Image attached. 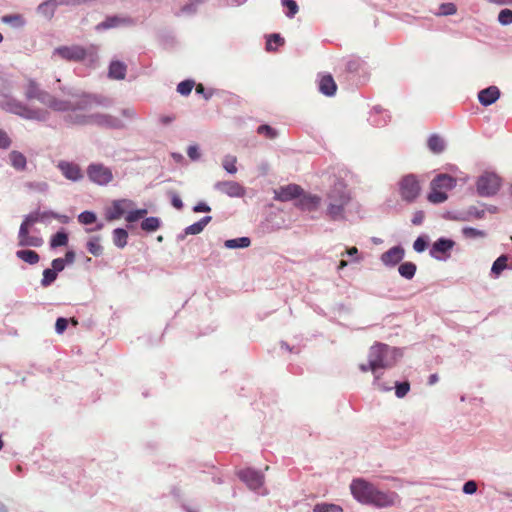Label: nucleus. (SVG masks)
<instances>
[{
	"label": "nucleus",
	"mask_w": 512,
	"mask_h": 512,
	"mask_svg": "<svg viewBox=\"0 0 512 512\" xmlns=\"http://www.w3.org/2000/svg\"><path fill=\"white\" fill-rule=\"evenodd\" d=\"M57 167L68 180L78 181L83 177L81 168L78 164L67 161H60Z\"/></svg>",
	"instance_id": "nucleus-15"
},
{
	"label": "nucleus",
	"mask_w": 512,
	"mask_h": 512,
	"mask_svg": "<svg viewBox=\"0 0 512 512\" xmlns=\"http://www.w3.org/2000/svg\"><path fill=\"white\" fill-rule=\"evenodd\" d=\"M146 214H147L146 209H138V210L131 211L127 214L126 221L130 222V223L136 222L139 219L143 218Z\"/></svg>",
	"instance_id": "nucleus-47"
},
{
	"label": "nucleus",
	"mask_w": 512,
	"mask_h": 512,
	"mask_svg": "<svg viewBox=\"0 0 512 512\" xmlns=\"http://www.w3.org/2000/svg\"><path fill=\"white\" fill-rule=\"evenodd\" d=\"M89 54V50L80 45L60 46L56 48L53 55L67 61H81Z\"/></svg>",
	"instance_id": "nucleus-11"
},
{
	"label": "nucleus",
	"mask_w": 512,
	"mask_h": 512,
	"mask_svg": "<svg viewBox=\"0 0 512 512\" xmlns=\"http://www.w3.org/2000/svg\"><path fill=\"white\" fill-rule=\"evenodd\" d=\"M424 218H425V214L423 211L419 210V211H416L414 214H413V217H412V224L413 225H421L424 221Z\"/></svg>",
	"instance_id": "nucleus-54"
},
{
	"label": "nucleus",
	"mask_w": 512,
	"mask_h": 512,
	"mask_svg": "<svg viewBox=\"0 0 512 512\" xmlns=\"http://www.w3.org/2000/svg\"><path fill=\"white\" fill-rule=\"evenodd\" d=\"M67 243H68V235L63 231H60V232H57L55 235H53V237L51 238V241H50V246L52 248H56L59 246H65V245H67Z\"/></svg>",
	"instance_id": "nucleus-33"
},
{
	"label": "nucleus",
	"mask_w": 512,
	"mask_h": 512,
	"mask_svg": "<svg viewBox=\"0 0 512 512\" xmlns=\"http://www.w3.org/2000/svg\"><path fill=\"white\" fill-rule=\"evenodd\" d=\"M282 4L288 8V17H293L298 12V5L294 0H282Z\"/></svg>",
	"instance_id": "nucleus-49"
},
{
	"label": "nucleus",
	"mask_w": 512,
	"mask_h": 512,
	"mask_svg": "<svg viewBox=\"0 0 512 512\" xmlns=\"http://www.w3.org/2000/svg\"><path fill=\"white\" fill-rule=\"evenodd\" d=\"M86 173L91 182L100 186L108 185L113 180L111 169L101 163L90 164Z\"/></svg>",
	"instance_id": "nucleus-10"
},
{
	"label": "nucleus",
	"mask_w": 512,
	"mask_h": 512,
	"mask_svg": "<svg viewBox=\"0 0 512 512\" xmlns=\"http://www.w3.org/2000/svg\"><path fill=\"white\" fill-rule=\"evenodd\" d=\"M160 227V221L157 217H148L141 223V228L147 232L156 231Z\"/></svg>",
	"instance_id": "nucleus-32"
},
{
	"label": "nucleus",
	"mask_w": 512,
	"mask_h": 512,
	"mask_svg": "<svg viewBox=\"0 0 512 512\" xmlns=\"http://www.w3.org/2000/svg\"><path fill=\"white\" fill-rule=\"evenodd\" d=\"M196 92L199 93V94L204 93V86L202 84H198L196 86Z\"/></svg>",
	"instance_id": "nucleus-64"
},
{
	"label": "nucleus",
	"mask_w": 512,
	"mask_h": 512,
	"mask_svg": "<svg viewBox=\"0 0 512 512\" xmlns=\"http://www.w3.org/2000/svg\"><path fill=\"white\" fill-rule=\"evenodd\" d=\"M508 257L506 255H501L498 257L491 268L492 274L496 277L499 276L507 267Z\"/></svg>",
	"instance_id": "nucleus-31"
},
{
	"label": "nucleus",
	"mask_w": 512,
	"mask_h": 512,
	"mask_svg": "<svg viewBox=\"0 0 512 512\" xmlns=\"http://www.w3.org/2000/svg\"><path fill=\"white\" fill-rule=\"evenodd\" d=\"M171 203L178 210L183 208V202H182L181 198L176 193H172Z\"/></svg>",
	"instance_id": "nucleus-57"
},
{
	"label": "nucleus",
	"mask_w": 512,
	"mask_h": 512,
	"mask_svg": "<svg viewBox=\"0 0 512 512\" xmlns=\"http://www.w3.org/2000/svg\"><path fill=\"white\" fill-rule=\"evenodd\" d=\"M359 369H360L362 372H364V373H366V372H368V371H371V370H370V360L368 359V363H367V364H364V363L360 364V365H359Z\"/></svg>",
	"instance_id": "nucleus-63"
},
{
	"label": "nucleus",
	"mask_w": 512,
	"mask_h": 512,
	"mask_svg": "<svg viewBox=\"0 0 512 512\" xmlns=\"http://www.w3.org/2000/svg\"><path fill=\"white\" fill-rule=\"evenodd\" d=\"M456 185V179L448 174H438L430 184L431 191L427 196L429 202L439 204L447 200L446 191Z\"/></svg>",
	"instance_id": "nucleus-5"
},
{
	"label": "nucleus",
	"mask_w": 512,
	"mask_h": 512,
	"mask_svg": "<svg viewBox=\"0 0 512 512\" xmlns=\"http://www.w3.org/2000/svg\"><path fill=\"white\" fill-rule=\"evenodd\" d=\"M63 259L65 260V264L66 263L71 264L75 260V253L73 251H67L65 254V258H63Z\"/></svg>",
	"instance_id": "nucleus-59"
},
{
	"label": "nucleus",
	"mask_w": 512,
	"mask_h": 512,
	"mask_svg": "<svg viewBox=\"0 0 512 512\" xmlns=\"http://www.w3.org/2000/svg\"><path fill=\"white\" fill-rule=\"evenodd\" d=\"M237 158L233 155H227L223 159V168L230 174H235L237 172Z\"/></svg>",
	"instance_id": "nucleus-35"
},
{
	"label": "nucleus",
	"mask_w": 512,
	"mask_h": 512,
	"mask_svg": "<svg viewBox=\"0 0 512 512\" xmlns=\"http://www.w3.org/2000/svg\"><path fill=\"white\" fill-rule=\"evenodd\" d=\"M321 198L317 195H303L300 196L296 206L301 210L315 211L318 209Z\"/></svg>",
	"instance_id": "nucleus-19"
},
{
	"label": "nucleus",
	"mask_w": 512,
	"mask_h": 512,
	"mask_svg": "<svg viewBox=\"0 0 512 512\" xmlns=\"http://www.w3.org/2000/svg\"><path fill=\"white\" fill-rule=\"evenodd\" d=\"M16 256L17 258H19L20 260L30 264V265H35L39 262L40 260V256L37 252L33 251V250H18L16 252Z\"/></svg>",
	"instance_id": "nucleus-23"
},
{
	"label": "nucleus",
	"mask_w": 512,
	"mask_h": 512,
	"mask_svg": "<svg viewBox=\"0 0 512 512\" xmlns=\"http://www.w3.org/2000/svg\"><path fill=\"white\" fill-rule=\"evenodd\" d=\"M477 490V484L475 481H467L463 486V492L466 494H473Z\"/></svg>",
	"instance_id": "nucleus-55"
},
{
	"label": "nucleus",
	"mask_w": 512,
	"mask_h": 512,
	"mask_svg": "<svg viewBox=\"0 0 512 512\" xmlns=\"http://www.w3.org/2000/svg\"><path fill=\"white\" fill-rule=\"evenodd\" d=\"M393 350L383 343H375L370 347L368 359L370 360V370L375 375V384L379 385V376L377 375L378 369H384L390 367L392 364L388 361V355Z\"/></svg>",
	"instance_id": "nucleus-6"
},
{
	"label": "nucleus",
	"mask_w": 512,
	"mask_h": 512,
	"mask_svg": "<svg viewBox=\"0 0 512 512\" xmlns=\"http://www.w3.org/2000/svg\"><path fill=\"white\" fill-rule=\"evenodd\" d=\"M195 83L192 80H185L178 84L177 91L184 96H187L191 93Z\"/></svg>",
	"instance_id": "nucleus-42"
},
{
	"label": "nucleus",
	"mask_w": 512,
	"mask_h": 512,
	"mask_svg": "<svg viewBox=\"0 0 512 512\" xmlns=\"http://www.w3.org/2000/svg\"><path fill=\"white\" fill-rule=\"evenodd\" d=\"M314 512H343V509L336 504L321 503L316 504L313 509Z\"/></svg>",
	"instance_id": "nucleus-38"
},
{
	"label": "nucleus",
	"mask_w": 512,
	"mask_h": 512,
	"mask_svg": "<svg viewBox=\"0 0 512 512\" xmlns=\"http://www.w3.org/2000/svg\"><path fill=\"white\" fill-rule=\"evenodd\" d=\"M319 90L326 96H333L337 90V85L330 74L323 75L319 81Z\"/></svg>",
	"instance_id": "nucleus-20"
},
{
	"label": "nucleus",
	"mask_w": 512,
	"mask_h": 512,
	"mask_svg": "<svg viewBox=\"0 0 512 512\" xmlns=\"http://www.w3.org/2000/svg\"><path fill=\"white\" fill-rule=\"evenodd\" d=\"M124 19H120L118 17H108L105 21L100 23L97 28L109 29L118 26L120 23H124Z\"/></svg>",
	"instance_id": "nucleus-41"
},
{
	"label": "nucleus",
	"mask_w": 512,
	"mask_h": 512,
	"mask_svg": "<svg viewBox=\"0 0 512 512\" xmlns=\"http://www.w3.org/2000/svg\"><path fill=\"white\" fill-rule=\"evenodd\" d=\"M0 107L6 112L18 115L28 120L46 121L50 115L48 109L30 108L21 101L11 97H6L0 103Z\"/></svg>",
	"instance_id": "nucleus-3"
},
{
	"label": "nucleus",
	"mask_w": 512,
	"mask_h": 512,
	"mask_svg": "<svg viewBox=\"0 0 512 512\" xmlns=\"http://www.w3.org/2000/svg\"><path fill=\"white\" fill-rule=\"evenodd\" d=\"M498 21L502 25H508L512 23V10L510 9H503L500 11L498 15Z\"/></svg>",
	"instance_id": "nucleus-48"
},
{
	"label": "nucleus",
	"mask_w": 512,
	"mask_h": 512,
	"mask_svg": "<svg viewBox=\"0 0 512 512\" xmlns=\"http://www.w3.org/2000/svg\"><path fill=\"white\" fill-rule=\"evenodd\" d=\"M251 240L248 237H240L236 239H229L225 241V247L229 249L246 248L250 246Z\"/></svg>",
	"instance_id": "nucleus-29"
},
{
	"label": "nucleus",
	"mask_w": 512,
	"mask_h": 512,
	"mask_svg": "<svg viewBox=\"0 0 512 512\" xmlns=\"http://www.w3.org/2000/svg\"><path fill=\"white\" fill-rule=\"evenodd\" d=\"M57 5H79L78 0H53Z\"/></svg>",
	"instance_id": "nucleus-60"
},
{
	"label": "nucleus",
	"mask_w": 512,
	"mask_h": 512,
	"mask_svg": "<svg viewBox=\"0 0 512 512\" xmlns=\"http://www.w3.org/2000/svg\"><path fill=\"white\" fill-rule=\"evenodd\" d=\"M211 219L212 218L210 216L203 217L198 222L188 226L185 229V233L190 234V235H196V234L201 233L203 231V229L205 228V226L211 221Z\"/></svg>",
	"instance_id": "nucleus-25"
},
{
	"label": "nucleus",
	"mask_w": 512,
	"mask_h": 512,
	"mask_svg": "<svg viewBox=\"0 0 512 512\" xmlns=\"http://www.w3.org/2000/svg\"><path fill=\"white\" fill-rule=\"evenodd\" d=\"M284 44V39L279 34H272L267 39L266 49L268 51L276 50L277 46Z\"/></svg>",
	"instance_id": "nucleus-36"
},
{
	"label": "nucleus",
	"mask_w": 512,
	"mask_h": 512,
	"mask_svg": "<svg viewBox=\"0 0 512 512\" xmlns=\"http://www.w3.org/2000/svg\"><path fill=\"white\" fill-rule=\"evenodd\" d=\"M187 154L192 160H197L200 157V153L198 151V147L195 145L189 146L187 149Z\"/></svg>",
	"instance_id": "nucleus-56"
},
{
	"label": "nucleus",
	"mask_w": 512,
	"mask_h": 512,
	"mask_svg": "<svg viewBox=\"0 0 512 512\" xmlns=\"http://www.w3.org/2000/svg\"><path fill=\"white\" fill-rule=\"evenodd\" d=\"M257 133L265 136L268 139H274L277 136V132L269 125H260L257 128Z\"/></svg>",
	"instance_id": "nucleus-44"
},
{
	"label": "nucleus",
	"mask_w": 512,
	"mask_h": 512,
	"mask_svg": "<svg viewBox=\"0 0 512 512\" xmlns=\"http://www.w3.org/2000/svg\"><path fill=\"white\" fill-rule=\"evenodd\" d=\"M215 188L230 197H243L245 195V188L235 181L218 182Z\"/></svg>",
	"instance_id": "nucleus-14"
},
{
	"label": "nucleus",
	"mask_w": 512,
	"mask_h": 512,
	"mask_svg": "<svg viewBox=\"0 0 512 512\" xmlns=\"http://www.w3.org/2000/svg\"><path fill=\"white\" fill-rule=\"evenodd\" d=\"M128 233L122 228H117L113 231V242L119 248H124L127 245Z\"/></svg>",
	"instance_id": "nucleus-27"
},
{
	"label": "nucleus",
	"mask_w": 512,
	"mask_h": 512,
	"mask_svg": "<svg viewBox=\"0 0 512 512\" xmlns=\"http://www.w3.org/2000/svg\"><path fill=\"white\" fill-rule=\"evenodd\" d=\"M193 210L195 212H210L211 208L206 203L200 202L193 208Z\"/></svg>",
	"instance_id": "nucleus-58"
},
{
	"label": "nucleus",
	"mask_w": 512,
	"mask_h": 512,
	"mask_svg": "<svg viewBox=\"0 0 512 512\" xmlns=\"http://www.w3.org/2000/svg\"><path fill=\"white\" fill-rule=\"evenodd\" d=\"M57 278V272L53 269H45L43 271V278L41 280V285L43 287H48L51 285Z\"/></svg>",
	"instance_id": "nucleus-40"
},
{
	"label": "nucleus",
	"mask_w": 512,
	"mask_h": 512,
	"mask_svg": "<svg viewBox=\"0 0 512 512\" xmlns=\"http://www.w3.org/2000/svg\"><path fill=\"white\" fill-rule=\"evenodd\" d=\"M327 215L332 220L344 218V209L350 201V196L342 183H336L327 195Z\"/></svg>",
	"instance_id": "nucleus-4"
},
{
	"label": "nucleus",
	"mask_w": 512,
	"mask_h": 512,
	"mask_svg": "<svg viewBox=\"0 0 512 512\" xmlns=\"http://www.w3.org/2000/svg\"><path fill=\"white\" fill-rule=\"evenodd\" d=\"M24 94L27 100H38L41 104L52 111H70L71 113L66 116V121L70 124H95L105 128L122 127L121 122L111 115L100 113H80L81 111L90 112L100 106H108L110 104L109 99L101 95L83 93L80 95H73V101L59 99L49 92L42 90L39 87V84L33 79H28Z\"/></svg>",
	"instance_id": "nucleus-1"
},
{
	"label": "nucleus",
	"mask_w": 512,
	"mask_h": 512,
	"mask_svg": "<svg viewBox=\"0 0 512 512\" xmlns=\"http://www.w3.org/2000/svg\"><path fill=\"white\" fill-rule=\"evenodd\" d=\"M499 97L500 91L496 86H490L486 89H483L478 94L479 102L484 106L493 104L498 100Z\"/></svg>",
	"instance_id": "nucleus-18"
},
{
	"label": "nucleus",
	"mask_w": 512,
	"mask_h": 512,
	"mask_svg": "<svg viewBox=\"0 0 512 512\" xmlns=\"http://www.w3.org/2000/svg\"><path fill=\"white\" fill-rule=\"evenodd\" d=\"M399 192L402 200L412 203L420 195L421 186L414 175H406L399 182Z\"/></svg>",
	"instance_id": "nucleus-9"
},
{
	"label": "nucleus",
	"mask_w": 512,
	"mask_h": 512,
	"mask_svg": "<svg viewBox=\"0 0 512 512\" xmlns=\"http://www.w3.org/2000/svg\"><path fill=\"white\" fill-rule=\"evenodd\" d=\"M428 147L433 153H441L445 149L444 140L437 134H433L428 139Z\"/></svg>",
	"instance_id": "nucleus-24"
},
{
	"label": "nucleus",
	"mask_w": 512,
	"mask_h": 512,
	"mask_svg": "<svg viewBox=\"0 0 512 512\" xmlns=\"http://www.w3.org/2000/svg\"><path fill=\"white\" fill-rule=\"evenodd\" d=\"M9 160L16 170L23 171L26 169L27 160L23 153L13 150L9 153Z\"/></svg>",
	"instance_id": "nucleus-22"
},
{
	"label": "nucleus",
	"mask_w": 512,
	"mask_h": 512,
	"mask_svg": "<svg viewBox=\"0 0 512 512\" xmlns=\"http://www.w3.org/2000/svg\"><path fill=\"white\" fill-rule=\"evenodd\" d=\"M3 23H11L15 24L17 26H22L24 24L23 17L19 14H13V15H4L1 18Z\"/></svg>",
	"instance_id": "nucleus-46"
},
{
	"label": "nucleus",
	"mask_w": 512,
	"mask_h": 512,
	"mask_svg": "<svg viewBox=\"0 0 512 512\" xmlns=\"http://www.w3.org/2000/svg\"><path fill=\"white\" fill-rule=\"evenodd\" d=\"M501 186V179L495 174L485 172L476 183L477 192L480 196L489 197L495 195Z\"/></svg>",
	"instance_id": "nucleus-8"
},
{
	"label": "nucleus",
	"mask_w": 512,
	"mask_h": 512,
	"mask_svg": "<svg viewBox=\"0 0 512 512\" xmlns=\"http://www.w3.org/2000/svg\"><path fill=\"white\" fill-rule=\"evenodd\" d=\"M12 144V140L9 135L2 129H0V149H8Z\"/></svg>",
	"instance_id": "nucleus-50"
},
{
	"label": "nucleus",
	"mask_w": 512,
	"mask_h": 512,
	"mask_svg": "<svg viewBox=\"0 0 512 512\" xmlns=\"http://www.w3.org/2000/svg\"><path fill=\"white\" fill-rule=\"evenodd\" d=\"M87 250L94 256H99L102 254L103 248L99 243L98 237H95L88 241Z\"/></svg>",
	"instance_id": "nucleus-39"
},
{
	"label": "nucleus",
	"mask_w": 512,
	"mask_h": 512,
	"mask_svg": "<svg viewBox=\"0 0 512 512\" xmlns=\"http://www.w3.org/2000/svg\"><path fill=\"white\" fill-rule=\"evenodd\" d=\"M174 119H175V117H174V116H162V117L160 118V121H161V123H163V124H169V123H171Z\"/></svg>",
	"instance_id": "nucleus-62"
},
{
	"label": "nucleus",
	"mask_w": 512,
	"mask_h": 512,
	"mask_svg": "<svg viewBox=\"0 0 512 512\" xmlns=\"http://www.w3.org/2000/svg\"><path fill=\"white\" fill-rule=\"evenodd\" d=\"M405 251L400 246H394L381 255V261L386 266H395L404 258Z\"/></svg>",
	"instance_id": "nucleus-17"
},
{
	"label": "nucleus",
	"mask_w": 512,
	"mask_h": 512,
	"mask_svg": "<svg viewBox=\"0 0 512 512\" xmlns=\"http://www.w3.org/2000/svg\"><path fill=\"white\" fill-rule=\"evenodd\" d=\"M39 216L37 213H31L25 217L20 225L18 232V246L20 247H41L44 240L40 236L31 235V227L38 222Z\"/></svg>",
	"instance_id": "nucleus-7"
},
{
	"label": "nucleus",
	"mask_w": 512,
	"mask_h": 512,
	"mask_svg": "<svg viewBox=\"0 0 512 512\" xmlns=\"http://www.w3.org/2000/svg\"><path fill=\"white\" fill-rule=\"evenodd\" d=\"M67 325H68L67 319L62 318V317L58 318L56 320V324H55L56 332L59 334H62L66 330Z\"/></svg>",
	"instance_id": "nucleus-52"
},
{
	"label": "nucleus",
	"mask_w": 512,
	"mask_h": 512,
	"mask_svg": "<svg viewBox=\"0 0 512 512\" xmlns=\"http://www.w3.org/2000/svg\"><path fill=\"white\" fill-rule=\"evenodd\" d=\"M238 475L253 490L259 489L264 483V475L250 468L239 471Z\"/></svg>",
	"instance_id": "nucleus-12"
},
{
	"label": "nucleus",
	"mask_w": 512,
	"mask_h": 512,
	"mask_svg": "<svg viewBox=\"0 0 512 512\" xmlns=\"http://www.w3.org/2000/svg\"><path fill=\"white\" fill-rule=\"evenodd\" d=\"M96 219V214L91 211H84L78 216V221L84 225L92 224Z\"/></svg>",
	"instance_id": "nucleus-43"
},
{
	"label": "nucleus",
	"mask_w": 512,
	"mask_h": 512,
	"mask_svg": "<svg viewBox=\"0 0 512 512\" xmlns=\"http://www.w3.org/2000/svg\"><path fill=\"white\" fill-rule=\"evenodd\" d=\"M410 390V384L407 381H404L402 383H396L395 386V395L398 398H403L407 395V393Z\"/></svg>",
	"instance_id": "nucleus-45"
},
{
	"label": "nucleus",
	"mask_w": 512,
	"mask_h": 512,
	"mask_svg": "<svg viewBox=\"0 0 512 512\" xmlns=\"http://www.w3.org/2000/svg\"><path fill=\"white\" fill-rule=\"evenodd\" d=\"M462 234L466 239L484 238L486 236L485 231L473 227H464Z\"/></svg>",
	"instance_id": "nucleus-34"
},
{
	"label": "nucleus",
	"mask_w": 512,
	"mask_h": 512,
	"mask_svg": "<svg viewBox=\"0 0 512 512\" xmlns=\"http://www.w3.org/2000/svg\"><path fill=\"white\" fill-rule=\"evenodd\" d=\"M357 253H358V249L356 247H351V248L347 249L341 255L344 256L345 254H347L349 256H353V255H356Z\"/></svg>",
	"instance_id": "nucleus-61"
},
{
	"label": "nucleus",
	"mask_w": 512,
	"mask_h": 512,
	"mask_svg": "<svg viewBox=\"0 0 512 512\" xmlns=\"http://www.w3.org/2000/svg\"><path fill=\"white\" fill-rule=\"evenodd\" d=\"M56 2L53 0H47L38 6V12L47 18H51L54 15Z\"/></svg>",
	"instance_id": "nucleus-30"
},
{
	"label": "nucleus",
	"mask_w": 512,
	"mask_h": 512,
	"mask_svg": "<svg viewBox=\"0 0 512 512\" xmlns=\"http://www.w3.org/2000/svg\"><path fill=\"white\" fill-rule=\"evenodd\" d=\"M455 242L450 239L440 238L434 242L430 250V255L436 259H442L454 247Z\"/></svg>",
	"instance_id": "nucleus-16"
},
{
	"label": "nucleus",
	"mask_w": 512,
	"mask_h": 512,
	"mask_svg": "<svg viewBox=\"0 0 512 512\" xmlns=\"http://www.w3.org/2000/svg\"><path fill=\"white\" fill-rule=\"evenodd\" d=\"M350 489L354 498L362 504L385 508L399 502V496L396 492L381 491L372 483L361 478L353 480Z\"/></svg>",
	"instance_id": "nucleus-2"
},
{
	"label": "nucleus",
	"mask_w": 512,
	"mask_h": 512,
	"mask_svg": "<svg viewBox=\"0 0 512 512\" xmlns=\"http://www.w3.org/2000/svg\"><path fill=\"white\" fill-rule=\"evenodd\" d=\"M124 201H114L112 209L108 212L106 218L109 221L119 219L124 213L125 210L123 208Z\"/></svg>",
	"instance_id": "nucleus-28"
},
{
	"label": "nucleus",
	"mask_w": 512,
	"mask_h": 512,
	"mask_svg": "<svg viewBox=\"0 0 512 512\" xmlns=\"http://www.w3.org/2000/svg\"><path fill=\"white\" fill-rule=\"evenodd\" d=\"M302 188L296 184H290L284 187H280L275 190L274 199L285 202L295 198H299L302 195Z\"/></svg>",
	"instance_id": "nucleus-13"
},
{
	"label": "nucleus",
	"mask_w": 512,
	"mask_h": 512,
	"mask_svg": "<svg viewBox=\"0 0 512 512\" xmlns=\"http://www.w3.org/2000/svg\"><path fill=\"white\" fill-rule=\"evenodd\" d=\"M427 247V242L424 238L418 237L413 244V248L416 252H423Z\"/></svg>",
	"instance_id": "nucleus-51"
},
{
	"label": "nucleus",
	"mask_w": 512,
	"mask_h": 512,
	"mask_svg": "<svg viewBox=\"0 0 512 512\" xmlns=\"http://www.w3.org/2000/svg\"><path fill=\"white\" fill-rule=\"evenodd\" d=\"M127 66L120 61H112L109 66V77L116 80H122L126 76Z\"/></svg>",
	"instance_id": "nucleus-21"
},
{
	"label": "nucleus",
	"mask_w": 512,
	"mask_h": 512,
	"mask_svg": "<svg viewBox=\"0 0 512 512\" xmlns=\"http://www.w3.org/2000/svg\"><path fill=\"white\" fill-rule=\"evenodd\" d=\"M457 12V7L454 3H443L439 7V11L435 13L436 16H449Z\"/></svg>",
	"instance_id": "nucleus-37"
},
{
	"label": "nucleus",
	"mask_w": 512,
	"mask_h": 512,
	"mask_svg": "<svg viewBox=\"0 0 512 512\" xmlns=\"http://www.w3.org/2000/svg\"><path fill=\"white\" fill-rule=\"evenodd\" d=\"M51 264L55 272H61L65 268V260L63 258H56Z\"/></svg>",
	"instance_id": "nucleus-53"
},
{
	"label": "nucleus",
	"mask_w": 512,
	"mask_h": 512,
	"mask_svg": "<svg viewBox=\"0 0 512 512\" xmlns=\"http://www.w3.org/2000/svg\"><path fill=\"white\" fill-rule=\"evenodd\" d=\"M416 269L417 267L413 262H404L400 264L398 271L402 277L412 279L416 273Z\"/></svg>",
	"instance_id": "nucleus-26"
}]
</instances>
